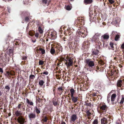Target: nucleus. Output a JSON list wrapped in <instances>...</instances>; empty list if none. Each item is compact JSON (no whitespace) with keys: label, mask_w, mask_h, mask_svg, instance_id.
<instances>
[{"label":"nucleus","mask_w":124,"mask_h":124,"mask_svg":"<svg viewBox=\"0 0 124 124\" xmlns=\"http://www.w3.org/2000/svg\"><path fill=\"white\" fill-rule=\"evenodd\" d=\"M85 21L84 18L83 17H78L76 21L77 23V26L79 28L76 34L78 36L83 38L85 37L87 34V29L83 26L85 24Z\"/></svg>","instance_id":"nucleus-1"},{"label":"nucleus","mask_w":124,"mask_h":124,"mask_svg":"<svg viewBox=\"0 0 124 124\" xmlns=\"http://www.w3.org/2000/svg\"><path fill=\"white\" fill-rule=\"evenodd\" d=\"M67 65L68 68L72 66L73 64V61L69 57L68 55H65L62 56L60 58V60H58V62L57 63V66L58 67L59 66H62L63 63L62 62Z\"/></svg>","instance_id":"nucleus-2"},{"label":"nucleus","mask_w":124,"mask_h":124,"mask_svg":"<svg viewBox=\"0 0 124 124\" xmlns=\"http://www.w3.org/2000/svg\"><path fill=\"white\" fill-rule=\"evenodd\" d=\"M67 34H68L69 37V41L68 43L69 47L70 49H74L76 48L78 46L77 43H76L73 41V32L70 29V28L68 29L67 31H66Z\"/></svg>","instance_id":"nucleus-3"},{"label":"nucleus","mask_w":124,"mask_h":124,"mask_svg":"<svg viewBox=\"0 0 124 124\" xmlns=\"http://www.w3.org/2000/svg\"><path fill=\"white\" fill-rule=\"evenodd\" d=\"M86 65L87 68V69L90 71L93 70H95L97 72L101 70V67L99 68L98 66H94V62L90 59H87L85 60Z\"/></svg>","instance_id":"nucleus-4"},{"label":"nucleus","mask_w":124,"mask_h":124,"mask_svg":"<svg viewBox=\"0 0 124 124\" xmlns=\"http://www.w3.org/2000/svg\"><path fill=\"white\" fill-rule=\"evenodd\" d=\"M118 73V70L116 69H113L111 70V72L109 74V80L114 81L115 80V76H117Z\"/></svg>","instance_id":"nucleus-5"},{"label":"nucleus","mask_w":124,"mask_h":124,"mask_svg":"<svg viewBox=\"0 0 124 124\" xmlns=\"http://www.w3.org/2000/svg\"><path fill=\"white\" fill-rule=\"evenodd\" d=\"M22 16L24 17V20L25 22H28L29 21L30 15L29 12H24L22 14Z\"/></svg>","instance_id":"nucleus-6"},{"label":"nucleus","mask_w":124,"mask_h":124,"mask_svg":"<svg viewBox=\"0 0 124 124\" xmlns=\"http://www.w3.org/2000/svg\"><path fill=\"white\" fill-rule=\"evenodd\" d=\"M114 60L115 61V62L117 61V62H118L119 60L120 62L122 61V56L119 53H117L114 54Z\"/></svg>","instance_id":"nucleus-7"},{"label":"nucleus","mask_w":124,"mask_h":124,"mask_svg":"<svg viewBox=\"0 0 124 124\" xmlns=\"http://www.w3.org/2000/svg\"><path fill=\"white\" fill-rule=\"evenodd\" d=\"M14 71H9V70H7L5 72L4 74L7 78L9 79L11 78V76H13L14 75Z\"/></svg>","instance_id":"nucleus-8"},{"label":"nucleus","mask_w":124,"mask_h":124,"mask_svg":"<svg viewBox=\"0 0 124 124\" xmlns=\"http://www.w3.org/2000/svg\"><path fill=\"white\" fill-rule=\"evenodd\" d=\"M107 109V107L106 105H102L100 107L99 112L101 114L103 113L106 112Z\"/></svg>","instance_id":"nucleus-9"},{"label":"nucleus","mask_w":124,"mask_h":124,"mask_svg":"<svg viewBox=\"0 0 124 124\" xmlns=\"http://www.w3.org/2000/svg\"><path fill=\"white\" fill-rule=\"evenodd\" d=\"M99 38H98L95 36H93L92 38V41L93 42L95 43H98V45H97V46L100 48V45H101V42L99 41Z\"/></svg>","instance_id":"nucleus-10"},{"label":"nucleus","mask_w":124,"mask_h":124,"mask_svg":"<svg viewBox=\"0 0 124 124\" xmlns=\"http://www.w3.org/2000/svg\"><path fill=\"white\" fill-rule=\"evenodd\" d=\"M56 53H60L62 52V47L61 45H57L55 46Z\"/></svg>","instance_id":"nucleus-11"},{"label":"nucleus","mask_w":124,"mask_h":124,"mask_svg":"<svg viewBox=\"0 0 124 124\" xmlns=\"http://www.w3.org/2000/svg\"><path fill=\"white\" fill-rule=\"evenodd\" d=\"M17 120L20 124H23L24 123L25 118L23 116H20L18 117Z\"/></svg>","instance_id":"nucleus-12"},{"label":"nucleus","mask_w":124,"mask_h":124,"mask_svg":"<svg viewBox=\"0 0 124 124\" xmlns=\"http://www.w3.org/2000/svg\"><path fill=\"white\" fill-rule=\"evenodd\" d=\"M28 116L29 119L30 120L34 119L36 117V113L34 112L29 113Z\"/></svg>","instance_id":"nucleus-13"},{"label":"nucleus","mask_w":124,"mask_h":124,"mask_svg":"<svg viewBox=\"0 0 124 124\" xmlns=\"http://www.w3.org/2000/svg\"><path fill=\"white\" fill-rule=\"evenodd\" d=\"M95 47V49H93L92 50V54L93 55H97L99 53V51L97 49L99 48L97 46Z\"/></svg>","instance_id":"nucleus-14"},{"label":"nucleus","mask_w":124,"mask_h":124,"mask_svg":"<svg viewBox=\"0 0 124 124\" xmlns=\"http://www.w3.org/2000/svg\"><path fill=\"white\" fill-rule=\"evenodd\" d=\"M78 119V117L76 114H73L70 117V122H74Z\"/></svg>","instance_id":"nucleus-15"},{"label":"nucleus","mask_w":124,"mask_h":124,"mask_svg":"<svg viewBox=\"0 0 124 124\" xmlns=\"http://www.w3.org/2000/svg\"><path fill=\"white\" fill-rule=\"evenodd\" d=\"M48 36L50 39H54L56 38V34L54 32H52L51 34H49Z\"/></svg>","instance_id":"nucleus-16"},{"label":"nucleus","mask_w":124,"mask_h":124,"mask_svg":"<svg viewBox=\"0 0 124 124\" xmlns=\"http://www.w3.org/2000/svg\"><path fill=\"white\" fill-rule=\"evenodd\" d=\"M71 99L73 102L74 103L76 102L78 100V96L77 94L71 96Z\"/></svg>","instance_id":"nucleus-17"},{"label":"nucleus","mask_w":124,"mask_h":124,"mask_svg":"<svg viewBox=\"0 0 124 124\" xmlns=\"http://www.w3.org/2000/svg\"><path fill=\"white\" fill-rule=\"evenodd\" d=\"M34 108V112L36 113L37 114V116H39V114H40L41 112L40 109L39 107L37 106H35V108Z\"/></svg>","instance_id":"nucleus-18"},{"label":"nucleus","mask_w":124,"mask_h":124,"mask_svg":"<svg viewBox=\"0 0 124 124\" xmlns=\"http://www.w3.org/2000/svg\"><path fill=\"white\" fill-rule=\"evenodd\" d=\"M21 43H22V41L19 39H17L15 40L14 43L13 45H14V47H16L15 46H20L21 45Z\"/></svg>","instance_id":"nucleus-19"},{"label":"nucleus","mask_w":124,"mask_h":124,"mask_svg":"<svg viewBox=\"0 0 124 124\" xmlns=\"http://www.w3.org/2000/svg\"><path fill=\"white\" fill-rule=\"evenodd\" d=\"M116 96V94L115 93H113L111 95V100L112 104L114 105L115 104L114 101Z\"/></svg>","instance_id":"nucleus-20"},{"label":"nucleus","mask_w":124,"mask_h":124,"mask_svg":"<svg viewBox=\"0 0 124 124\" xmlns=\"http://www.w3.org/2000/svg\"><path fill=\"white\" fill-rule=\"evenodd\" d=\"M109 38V35L108 33H106L102 35L101 37V39L105 40H108Z\"/></svg>","instance_id":"nucleus-21"},{"label":"nucleus","mask_w":124,"mask_h":124,"mask_svg":"<svg viewBox=\"0 0 124 124\" xmlns=\"http://www.w3.org/2000/svg\"><path fill=\"white\" fill-rule=\"evenodd\" d=\"M56 49L55 46L54 47H51V48L50 50V53L52 55H54L55 54V55H56Z\"/></svg>","instance_id":"nucleus-22"},{"label":"nucleus","mask_w":124,"mask_h":124,"mask_svg":"<svg viewBox=\"0 0 124 124\" xmlns=\"http://www.w3.org/2000/svg\"><path fill=\"white\" fill-rule=\"evenodd\" d=\"M26 102L27 104V106L28 107H30L29 105L32 106H33V103L31 101V100H30L28 99H26Z\"/></svg>","instance_id":"nucleus-23"},{"label":"nucleus","mask_w":124,"mask_h":124,"mask_svg":"<svg viewBox=\"0 0 124 124\" xmlns=\"http://www.w3.org/2000/svg\"><path fill=\"white\" fill-rule=\"evenodd\" d=\"M89 45V42L88 41H84L82 44V46L84 48H85L86 47H88Z\"/></svg>","instance_id":"nucleus-24"},{"label":"nucleus","mask_w":124,"mask_h":124,"mask_svg":"<svg viewBox=\"0 0 124 124\" xmlns=\"http://www.w3.org/2000/svg\"><path fill=\"white\" fill-rule=\"evenodd\" d=\"M52 102L54 106H56L58 104V100L55 98H53L52 101Z\"/></svg>","instance_id":"nucleus-25"},{"label":"nucleus","mask_w":124,"mask_h":124,"mask_svg":"<svg viewBox=\"0 0 124 124\" xmlns=\"http://www.w3.org/2000/svg\"><path fill=\"white\" fill-rule=\"evenodd\" d=\"M124 83V81L121 80H118L117 82V85L118 87H121Z\"/></svg>","instance_id":"nucleus-26"},{"label":"nucleus","mask_w":124,"mask_h":124,"mask_svg":"<svg viewBox=\"0 0 124 124\" xmlns=\"http://www.w3.org/2000/svg\"><path fill=\"white\" fill-rule=\"evenodd\" d=\"M3 59V58L2 57H0V65H6V62L4 61Z\"/></svg>","instance_id":"nucleus-27"},{"label":"nucleus","mask_w":124,"mask_h":124,"mask_svg":"<svg viewBox=\"0 0 124 124\" xmlns=\"http://www.w3.org/2000/svg\"><path fill=\"white\" fill-rule=\"evenodd\" d=\"M15 115L16 117H18L20 116H22V114L21 111L17 110L15 112Z\"/></svg>","instance_id":"nucleus-28"},{"label":"nucleus","mask_w":124,"mask_h":124,"mask_svg":"<svg viewBox=\"0 0 124 124\" xmlns=\"http://www.w3.org/2000/svg\"><path fill=\"white\" fill-rule=\"evenodd\" d=\"M42 4L43 6H48V0H41Z\"/></svg>","instance_id":"nucleus-29"},{"label":"nucleus","mask_w":124,"mask_h":124,"mask_svg":"<svg viewBox=\"0 0 124 124\" xmlns=\"http://www.w3.org/2000/svg\"><path fill=\"white\" fill-rule=\"evenodd\" d=\"M101 124H107V119L105 117L102 118L101 120Z\"/></svg>","instance_id":"nucleus-30"},{"label":"nucleus","mask_w":124,"mask_h":124,"mask_svg":"<svg viewBox=\"0 0 124 124\" xmlns=\"http://www.w3.org/2000/svg\"><path fill=\"white\" fill-rule=\"evenodd\" d=\"M44 29V26L43 25L38 27V30L39 33L41 34H42L43 32V30Z\"/></svg>","instance_id":"nucleus-31"},{"label":"nucleus","mask_w":124,"mask_h":124,"mask_svg":"<svg viewBox=\"0 0 124 124\" xmlns=\"http://www.w3.org/2000/svg\"><path fill=\"white\" fill-rule=\"evenodd\" d=\"M70 93H69L68 95L70 94L71 96L76 95L75 94V91L73 88H71L70 89Z\"/></svg>","instance_id":"nucleus-32"},{"label":"nucleus","mask_w":124,"mask_h":124,"mask_svg":"<svg viewBox=\"0 0 124 124\" xmlns=\"http://www.w3.org/2000/svg\"><path fill=\"white\" fill-rule=\"evenodd\" d=\"M93 0H84V2L85 5L91 4L93 2Z\"/></svg>","instance_id":"nucleus-33"},{"label":"nucleus","mask_w":124,"mask_h":124,"mask_svg":"<svg viewBox=\"0 0 124 124\" xmlns=\"http://www.w3.org/2000/svg\"><path fill=\"white\" fill-rule=\"evenodd\" d=\"M85 118L84 121V123L86 124H89L91 123V121L89 120V119H87L86 117H85Z\"/></svg>","instance_id":"nucleus-34"},{"label":"nucleus","mask_w":124,"mask_h":124,"mask_svg":"<svg viewBox=\"0 0 124 124\" xmlns=\"http://www.w3.org/2000/svg\"><path fill=\"white\" fill-rule=\"evenodd\" d=\"M24 106V103L23 102H21L19 104L18 106L16 107L18 109L21 108H23V106Z\"/></svg>","instance_id":"nucleus-35"},{"label":"nucleus","mask_w":124,"mask_h":124,"mask_svg":"<svg viewBox=\"0 0 124 124\" xmlns=\"http://www.w3.org/2000/svg\"><path fill=\"white\" fill-rule=\"evenodd\" d=\"M86 113L87 115V116H88V119H91V117L90 116L91 114L89 112V110H87Z\"/></svg>","instance_id":"nucleus-36"},{"label":"nucleus","mask_w":124,"mask_h":124,"mask_svg":"<svg viewBox=\"0 0 124 124\" xmlns=\"http://www.w3.org/2000/svg\"><path fill=\"white\" fill-rule=\"evenodd\" d=\"M39 51L41 52L39 53H41L42 55L45 54V50L44 49L40 48H39Z\"/></svg>","instance_id":"nucleus-37"},{"label":"nucleus","mask_w":124,"mask_h":124,"mask_svg":"<svg viewBox=\"0 0 124 124\" xmlns=\"http://www.w3.org/2000/svg\"><path fill=\"white\" fill-rule=\"evenodd\" d=\"M91 95L93 97H95V96H97V97L99 96V94L95 92H92Z\"/></svg>","instance_id":"nucleus-38"},{"label":"nucleus","mask_w":124,"mask_h":124,"mask_svg":"<svg viewBox=\"0 0 124 124\" xmlns=\"http://www.w3.org/2000/svg\"><path fill=\"white\" fill-rule=\"evenodd\" d=\"M117 33L116 32L112 31L111 35V37L112 38L115 37L117 34Z\"/></svg>","instance_id":"nucleus-39"},{"label":"nucleus","mask_w":124,"mask_h":124,"mask_svg":"<svg viewBox=\"0 0 124 124\" xmlns=\"http://www.w3.org/2000/svg\"><path fill=\"white\" fill-rule=\"evenodd\" d=\"M75 38L73 39V41H75L78 42H79V37L78 36H77L75 37Z\"/></svg>","instance_id":"nucleus-40"},{"label":"nucleus","mask_w":124,"mask_h":124,"mask_svg":"<svg viewBox=\"0 0 124 124\" xmlns=\"http://www.w3.org/2000/svg\"><path fill=\"white\" fill-rule=\"evenodd\" d=\"M12 38L11 37L10 35H8L7 36L5 39V40L7 41H9Z\"/></svg>","instance_id":"nucleus-41"},{"label":"nucleus","mask_w":124,"mask_h":124,"mask_svg":"<svg viewBox=\"0 0 124 124\" xmlns=\"http://www.w3.org/2000/svg\"><path fill=\"white\" fill-rule=\"evenodd\" d=\"M109 45L111 47V49L114 50L115 49L114 47L113 46L114 44V43L112 42H110V43Z\"/></svg>","instance_id":"nucleus-42"},{"label":"nucleus","mask_w":124,"mask_h":124,"mask_svg":"<svg viewBox=\"0 0 124 124\" xmlns=\"http://www.w3.org/2000/svg\"><path fill=\"white\" fill-rule=\"evenodd\" d=\"M44 62L42 61L41 60H39V65H41V66H44Z\"/></svg>","instance_id":"nucleus-43"},{"label":"nucleus","mask_w":124,"mask_h":124,"mask_svg":"<svg viewBox=\"0 0 124 124\" xmlns=\"http://www.w3.org/2000/svg\"><path fill=\"white\" fill-rule=\"evenodd\" d=\"M89 16L90 17V20H91V22H92V21H93V20H96V17H95V16L94 15V17H92V16L91 15H90Z\"/></svg>","instance_id":"nucleus-44"},{"label":"nucleus","mask_w":124,"mask_h":124,"mask_svg":"<svg viewBox=\"0 0 124 124\" xmlns=\"http://www.w3.org/2000/svg\"><path fill=\"white\" fill-rule=\"evenodd\" d=\"M60 36L62 39L64 41H66L67 40H68V39H67V37H66L67 36H65L64 37H63V36H61V35H60Z\"/></svg>","instance_id":"nucleus-45"},{"label":"nucleus","mask_w":124,"mask_h":124,"mask_svg":"<svg viewBox=\"0 0 124 124\" xmlns=\"http://www.w3.org/2000/svg\"><path fill=\"white\" fill-rule=\"evenodd\" d=\"M5 89L6 90V92H9L10 88V87L9 86V85H7L5 87Z\"/></svg>","instance_id":"nucleus-46"},{"label":"nucleus","mask_w":124,"mask_h":124,"mask_svg":"<svg viewBox=\"0 0 124 124\" xmlns=\"http://www.w3.org/2000/svg\"><path fill=\"white\" fill-rule=\"evenodd\" d=\"M36 24L37 25L38 27L40 26H41L42 25H43V24H41L39 21H36Z\"/></svg>","instance_id":"nucleus-47"},{"label":"nucleus","mask_w":124,"mask_h":124,"mask_svg":"<svg viewBox=\"0 0 124 124\" xmlns=\"http://www.w3.org/2000/svg\"><path fill=\"white\" fill-rule=\"evenodd\" d=\"M27 33H28V34L30 36H33L34 35L33 32L31 31H28Z\"/></svg>","instance_id":"nucleus-48"},{"label":"nucleus","mask_w":124,"mask_h":124,"mask_svg":"<svg viewBox=\"0 0 124 124\" xmlns=\"http://www.w3.org/2000/svg\"><path fill=\"white\" fill-rule=\"evenodd\" d=\"M13 52V50L11 49H9L8 50V54L9 55H10L11 54H12Z\"/></svg>","instance_id":"nucleus-49"},{"label":"nucleus","mask_w":124,"mask_h":124,"mask_svg":"<svg viewBox=\"0 0 124 124\" xmlns=\"http://www.w3.org/2000/svg\"><path fill=\"white\" fill-rule=\"evenodd\" d=\"M120 37V36L119 35L117 34L115 37V41H117L118 39H119Z\"/></svg>","instance_id":"nucleus-50"},{"label":"nucleus","mask_w":124,"mask_h":124,"mask_svg":"<svg viewBox=\"0 0 124 124\" xmlns=\"http://www.w3.org/2000/svg\"><path fill=\"white\" fill-rule=\"evenodd\" d=\"M99 63L101 65H103L105 64V63L103 61L101 60L99 61Z\"/></svg>","instance_id":"nucleus-51"},{"label":"nucleus","mask_w":124,"mask_h":124,"mask_svg":"<svg viewBox=\"0 0 124 124\" xmlns=\"http://www.w3.org/2000/svg\"><path fill=\"white\" fill-rule=\"evenodd\" d=\"M101 33H96L95 35L94 36H95V37L99 38L101 36Z\"/></svg>","instance_id":"nucleus-52"},{"label":"nucleus","mask_w":124,"mask_h":124,"mask_svg":"<svg viewBox=\"0 0 124 124\" xmlns=\"http://www.w3.org/2000/svg\"><path fill=\"white\" fill-rule=\"evenodd\" d=\"M124 101V96L123 95L122 96V99L121 101L120 102V104H122L123 103Z\"/></svg>","instance_id":"nucleus-53"},{"label":"nucleus","mask_w":124,"mask_h":124,"mask_svg":"<svg viewBox=\"0 0 124 124\" xmlns=\"http://www.w3.org/2000/svg\"><path fill=\"white\" fill-rule=\"evenodd\" d=\"M48 120L47 117V116H45L43 118L42 120L44 122H47Z\"/></svg>","instance_id":"nucleus-54"},{"label":"nucleus","mask_w":124,"mask_h":124,"mask_svg":"<svg viewBox=\"0 0 124 124\" xmlns=\"http://www.w3.org/2000/svg\"><path fill=\"white\" fill-rule=\"evenodd\" d=\"M58 90L59 91V92H60L61 93H62L63 91L64 90L62 89V87H59L58 88Z\"/></svg>","instance_id":"nucleus-55"},{"label":"nucleus","mask_w":124,"mask_h":124,"mask_svg":"<svg viewBox=\"0 0 124 124\" xmlns=\"http://www.w3.org/2000/svg\"><path fill=\"white\" fill-rule=\"evenodd\" d=\"M41 100L40 98L38 97H36V103L38 102L40 103L41 102Z\"/></svg>","instance_id":"nucleus-56"},{"label":"nucleus","mask_w":124,"mask_h":124,"mask_svg":"<svg viewBox=\"0 0 124 124\" xmlns=\"http://www.w3.org/2000/svg\"><path fill=\"white\" fill-rule=\"evenodd\" d=\"M44 82L42 80H41L39 82V84L41 86H42L43 85Z\"/></svg>","instance_id":"nucleus-57"},{"label":"nucleus","mask_w":124,"mask_h":124,"mask_svg":"<svg viewBox=\"0 0 124 124\" xmlns=\"http://www.w3.org/2000/svg\"><path fill=\"white\" fill-rule=\"evenodd\" d=\"M111 96L110 95H108L107 96V100L108 101V102L109 103L110 102V98Z\"/></svg>","instance_id":"nucleus-58"},{"label":"nucleus","mask_w":124,"mask_h":124,"mask_svg":"<svg viewBox=\"0 0 124 124\" xmlns=\"http://www.w3.org/2000/svg\"><path fill=\"white\" fill-rule=\"evenodd\" d=\"M93 124H98V122L97 119H95L93 123Z\"/></svg>","instance_id":"nucleus-59"},{"label":"nucleus","mask_w":124,"mask_h":124,"mask_svg":"<svg viewBox=\"0 0 124 124\" xmlns=\"http://www.w3.org/2000/svg\"><path fill=\"white\" fill-rule=\"evenodd\" d=\"M50 79L49 78H47V81L46 83V86H48L49 85V82H50Z\"/></svg>","instance_id":"nucleus-60"},{"label":"nucleus","mask_w":124,"mask_h":124,"mask_svg":"<svg viewBox=\"0 0 124 124\" xmlns=\"http://www.w3.org/2000/svg\"><path fill=\"white\" fill-rule=\"evenodd\" d=\"M85 105L86 106H88L90 107H91V106L92 105L91 104V103H88L87 102H86L85 104Z\"/></svg>","instance_id":"nucleus-61"},{"label":"nucleus","mask_w":124,"mask_h":124,"mask_svg":"<svg viewBox=\"0 0 124 124\" xmlns=\"http://www.w3.org/2000/svg\"><path fill=\"white\" fill-rule=\"evenodd\" d=\"M41 100L42 103H45L46 101V99L45 98L41 99Z\"/></svg>","instance_id":"nucleus-62"},{"label":"nucleus","mask_w":124,"mask_h":124,"mask_svg":"<svg viewBox=\"0 0 124 124\" xmlns=\"http://www.w3.org/2000/svg\"><path fill=\"white\" fill-rule=\"evenodd\" d=\"M108 1L109 4H110L114 3L115 2V1L113 0H108Z\"/></svg>","instance_id":"nucleus-63"},{"label":"nucleus","mask_w":124,"mask_h":124,"mask_svg":"<svg viewBox=\"0 0 124 124\" xmlns=\"http://www.w3.org/2000/svg\"><path fill=\"white\" fill-rule=\"evenodd\" d=\"M30 78L31 79H33L35 78V76L33 75H31L30 76Z\"/></svg>","instance_id":"nucleus-64"}]
</instances>
